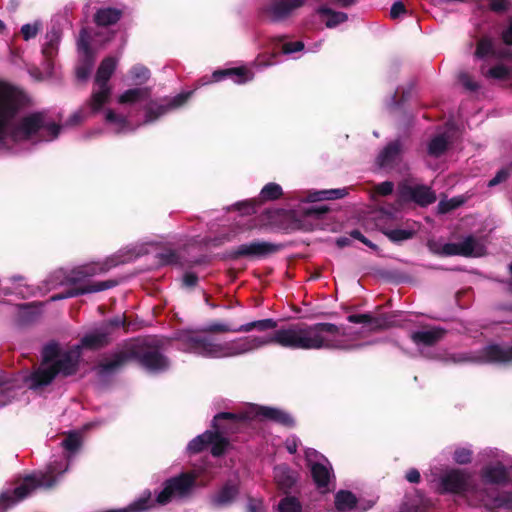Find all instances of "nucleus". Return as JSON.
Instances as JSON below:
<instances>
[{
  "mask_svg": "<svg viewBox=\"0 0 512 512\" xmlns=\"http://www.w3.org/2000/svg\"><path fill=\"white\" fill-rule=\"evenodd\" d=\"M276 327L277 322L270 318L240 326L213 321L197 330L180 331L176 338L183 352L208 359L235 358L271 344L294 350L345 349L350 345L349 335L331 323L291 324L273 333L248 335L229 340H220L210 335L211 333H248L252 330L266 332Z\"/></svg>",
  "mask_w": 512,
  "mask_h": 512,
  "instance_id": "obj_1",
  "label": "nucleus"
},
{
  "mask_svg": "<svg viewBox=\"0 0 512 512\" xmlns=\"http://www.w3.org/2000/svg\"><path fill=\"white\" fill-rule=\"evenodd\" d=\"M24 97L22 92L0 81V149L18 153L29 144L54 140L60 131L46 113L35 112L20 116Z\"/></svg>",
  "mask_w": 512,
  "mask_h": 512,
  "instance_id": "obj_2",
  "label": "nucleus"
},
{
  "mask_svg": "<svg viewBox=\"0 0 512 512\" xmlns=\"http://www.w3.org/2000/svg\"><path fill=\"white\" fill-rule=\"evenodd\" d=\"M109 341L107 327H99L87 333L80 345L69 349H62L56 343H49L43 347L42 361L33 372L23 376L29 389H40L49 385L57 375L70 376L77 371L81 354V347L97 349Z\"/></svg>",
  "mask_w": 512,
  "mask_h": 512,
  "instance_id": "obj_3",
  "label": "nucleus"
},
{
  "mask_svg": "<svg viewBox=\"0 0 512 512\" xmlns=\"http://www.w3.org/2000/svg\"><path fill=\"white\" fill-rule=\"evenodd\" d=\"M254 419L271 420L287 427L294 425L292 416L283 410L267 406L249 405L239 414L229 412L217 414L213 420V427L216 431H206L192 439L187 445V451L189 453H198L210 444L212 446V454L219 456L224 453L228 445L222 433L233 432L242 423Z\"/></svg>",
  "mask_w": 512,
  "mask_h": 512,
  "instance_id": "obj_4",
  "label": "nucleus"
},
{
  "mask_svg": "<svg viewBox=\"0 0 512 512\" xmlns=\"http://www.w3.org/2000/svg\"><path fill=\"white\" fill-rule=\"evenodd\" d=\"M81 444L80 433L70 432L67 434L61 441V446L67 454L51 461L45 471L27 475L12 491L3 492L0 495V512H5L8 508L26 498L38 487L50 488L54 486L59 477L67 471L70 457L80 449Z\"/></svg>",
  "mask_w": 512,
  "mask_h": 512,
  "instance_id": "obj_5",
  "label": "nucleus"
},
{
  "mask_svg": "<svg viewBox=\"0 0 512 512\" xmlns=\"http://www.w3.org/2000/svg\"><path fill=\"white\" fill-rule=\"evenodd\" d=\"M141 251L134 252L131 256L120 259L119 256H112L104 261L92 262L73 268L68 273L60 270L56 272L60 284L74 285L67 293L51 297L52 301L75 297L88 293H96L115 287L118 282L115 280L91 281L90 278L109 271L120 263L131 260L141 255Z\"/></svg>",
  "mask_w": 512,
  "mask_h": 512,
  "instance_id": "obj_6",
  "label": "nucleus"
},
{
  "mask_svg": "<svg viewBox=\"0 0 512 512\" xmlns=\"http://www.w3.org/2000/svg\"><path fill=\"white\" fill-rule=\"evenodd\" d=\"M484 457L489 462L484 464L480 470V482L483 489L488 491L489 496L481 505L489 506L494 499L493 488H498L509 483L512 475V459L498 449L484 451Z\"/></svg>",
  "mask_w": 512,
  "mask_h": 512,
  "instance_id": "obj_7",
  "label": "nucleus"
},
{
  "mask_svg": "<svg viewBox=\"0 0 512 512\" xmlns=\"http://www.w3.org/2000/svg\"><path fill=\"white\" fill-rule=\"evenodd\" d=\"M439 483L444 492L460 495L473 506L485 503L489 496L488 491L483 489L473 474L466 469H447L440 476Z\"/></svg>",
  "mask_w": 512,
  "mask_h": 512,
  "instance_id": "obj_8",
  "label": "nucleus"
},
{
  "mask_svg": "<svg viewBox=\"0 0 512 512\" xmlns=\"http://www.w3.org/2000/svg\"><path fill=\"white\" fill-rule=\"evenodd\" d=\"M348 194L347 188L309 191L306 196L297 197L301 203L297 213L303 216V221L318 220L328 211V207L316 202L340 199Z\"/></svg>",
  "mask_w": 512,
  "mask_h": 512,
  "instance_id": "obj_9",
  "label": "nucleus"
},
{
  "mask_svg": "<svg viewBox=\"0 0 512 512\" xmlns=\"http://www.w3.org/2000/svg\"><path fill=\"white\" fill-rule=\"evenodd\" d=\"M118 60L114 57L105 58L96 73L94 89L90 99V107L93 112H98L109 101L111 87L108 81L117 67Z\"/></svg>",
  "mask_w": 512,
  "mask_h": 512,
  "instance_id": "obj_10",
  "label": "nucleus"
},
{
  "mask_svg": "<svg viewBox=\"0 0 512 512\" xmlns=\"http://www.w3.org/2000/svg\"><path fill=\"white\" fill-rule=\"evenodd\" d=\"M305 459L317 489L321 493L328 492L334 482L333 469L328 459L311 448L305 450Z\"/></svg>",
  "mask_w": 512,
  "mask_h": 512,
  "instance_id": "obj_11",
  "label": "nucleus"
},
{
  "mask_svg": "<svg viewBox=\"0 0 512 512\" xmlns=\"http://www.w3.org/2000/svg\"><path fill=\"white\" fill-rule=\"evenodd\" d=\"M430 250L436 254L453 256L479 257L485 253V245L481 240L468 236L457 243H442L439 241H429Z\"/></svg>",
  "mask_w": 512,
  "mask_h": 512,
  "instance_id": "obj_12",
  "label": "nucleus"
},
{
  "mask_svg": "<svg viewBox=\"0 0 512 512\" xmlns=\"http://www.w3.org/2000/svg\"><path fill=\"white\" fill-rule=\"evenodd\" d=\"M192 95V92L180 93L174 97L164 99L161 103L150 102L146 107L144 123L149 124L161 116L183 106Z\"/></svg>",
  "mask_w": 512,
  "mask_h": 512,
  "instance_id": "obj_13",
  "label": "nucleus"
},
{
  "mask_svg": "<svg viewBox=\"0 0 512 512\" xmlns=\"http://www.w3.org/2000/svg\"><path fill=\"white\" fill-rule=\"evenodd\" d=\"M307 0H269L262 7V13L272 22H282L304 6Z\"/></svg>",
  "mask_w": 512,
  "mask_h": 512,
  "instance_id": "obj_14",
  "label": "nucleus"
},
{
  "mask_svg": "<svg viewBox=\"0 0 512 512\" xmlns=\"http://www.w3.org/2000/svg\"><path fill=\"white\" fill-rule=\"evenodd\" d=\"M90 35L87 29H82L77 40V48L80 63L76 67V75L79 80H86L91 72L94 59L89 47Z\"/></svg>",
  "mask_w": 512,
  "mask_h": 512,
  "instance_id": "obj_15",
  "label": "nucleus"
},
{
  "mask_svg": "<svg viewBox=\"0 0 512 512\" xmlns=\"http://www.w3.org/2000/svg\"><path fill=\"white\" fill-rule=\"evenodd\" d=\"M457 361L489 362L507 364L512 362V345L499 346L491 345L486 347L481 354L471 357H462Z\"/></svg>",
  "mask_w": 512,
  "mask_h": 512,
  "instance_id": "obj_16",
  "label": "nucleus"
},
{
  "mask_svg": "<svg viewBox=\"0 0 512 512\" xmlns=\"http://www.w3.org/2000/svg\"><path fill=\"white\" fill-rule=\"evenodd\" d=\"M279 245L266 241H253L239 245L232 253L234 258L238 257H263L276 252Z\"/></svg>",
  "mask_w": 512,
  "mask_h": 512,
  "instance_id": "obj_17",
  "label": "nucleus"
},
{
  "mask_svg": "<svg viewBox=\"0 0 512 512\" xmlns=\"http://www.w3.org/2000/svg\"><path fill=\"white\" fill-rule=\"evenodd\" d=\"M404 151L400 140L390 142L377 156L376 163L383 169H394L402 160Z\"/></svg>",
  "mask_w": 512,
  "mask_h": 512,
  "instance_id": "obj_18",
  "label": "nucleus"
},
{
  "mask_svg": "<svg viewBox=\"0 0 512 512\" xmlns=\"http://www.w3.org/2000/svg\"><path fill=\"white\" fill-rule=\"evenodd\" d=\"M402 200H413L421 206H426L436 200L435 193L427 186L402 187L400 191Z\"/></svg>",
  "mask_w": 512,
  "mask_h": 512,
  "instance_id": "obj_19",
  "label": "nucleus"
},
{
  "mask_svg": "<svg viewBox=\"0 0 512 512\" xmlns=\"http://www.w3.org/2000/svg\"><path fill=\"white\" fill-rule=\"evenodd\" d=\"M443 333V330L437 327L426 328L413 332L411 339L422 352L423 348L430 347L439 341L443 337Z\"/></svg>",
  "mask_w": 512,
  "mask_h": 512,
  "instance_id": "obj_20",
  "label": "nucleus"
},
{
  "mask_svg": "<svg viewBox=\"0 0 512 512\" xmlns=\"http://www.w3.org/2000/svg\"><path fill=\"white\" fill-rule=\"evenodd\" d=\"M475 57L483 60V64H487L492 60L499 61L502 58V53L496 50L493 39L485 36L479 39L477 43Z\"/></svg>",
  "mask_w": 512,
  "mask_h": 512,
  "instance_id": "obj_21",
  "label": "nucleus"
},
{
  "mask_svg": "<svg viewBox=\"0 0 512 512\" xmlns=\"http://www.w3.org/2000/svg\"><path fill=\"white\" fill-rule=\"evenodd\" d=\"M141 365L151 373H159L168 369L169 361L158 351H148L140 357Z\"/></svg>",
  "mask_w": 512,
  "mask_h": 512,
  "instance_id": "obj_22",
  "label": "nucleus"
},
{
  "mask_svg": "<svg viewBox=\"0 0 512 512\" xmlns=\"http://www.w3.org/2000/svg\"><path fill=\"white\" fill-rule=\"evenodd\" d=\"M105 122L114 133H128L135 130L125 116L111 109L105 111Z\"/></svg>",
  "mask_w": 512,
  "mask_h": 512,
  "instance_id": "obj_23",
  "label": "nucleus"
},
{
  "mask_svg": "<svg viewBox=\"0 0 512 512\" xmlns=\"http://www.w3.org/2000/svg\"><path fill=\"white\" fill-rule=\"evenodd\" d=\"M134 356V352L116 353L110 359H106L100 364V373L103 375L114 373Z\"/></svg>",
  "mask_w": 512,
  "mask_h": 512,
  "instance_id": "obj_24",
  "label": "nucleus"
},
{
  "mask_svg": "<svg viewBox=\"0 0 512 512\" xmlns=\"http://www.w3.org/2000/svg\"><path fill=\"white\" fill-rule=\"evenodd\" d=\"M274 480L282 490L292 488L297 480L296 474L285 464L274 467Z\"/></svg>",
  "mask_w": 512,
  "mask_h": 512,
  "instance_id": "obj_25",
  "label": "nucleus"
},
{
  "mask_svg": "<svg viewBox=\"0 0 512 512\" xmlns=\"http://www.w3.org/2000/svg\"><path fill=\"white\" fill-rule=\"evenodd\" d=\"M317 13L320 16V19L325 23L327 28H335L341 23H344L348 20V15L334 11L327 5H323L318 8Z\"/></svg>",
  "mask_w": 512,
  "mask_h": 512,
  "instance_id": "obj_26",
  "label": "nucleus"
},
{
  "mask_svg": "<svg viewBox=\"0 0 512 512\" xmlns=\"http://www.w3.org/2000/svg\"><path fill=\"white\" fill-rule=\"evenodd\" d=\"M480 71L484 77L497 80L507 79L511 74V68L501 61L493 66H490V62L482 64Z\"/></svg>",
  "mask_w": 512,
  "mask_h": 512,
  "instance_id": "obj_27",
  "label": "nucleus"
},
{
  "mask_svg": "<svg viewBox=\"0 0 512 512\" xmlns=\"http://www.w3.org/2000/svg\"><path fill=\"white\" fill-rule=\"evenodd\" d=\"M150 97L149 88H133L126 90L118 97L120 104H136L148 100Z\"/></svg>",
  "mask_w": 512,
  "mask_h": 512,
  "instance_id": "obj_28",
  "label": "nucleus"
},
{
  "mask_svg": "<svg viewBox=\"0 0 512 512\" xmlns=\"http://www.w3.org/2000/svg\"><path fill=\"white\" fill-rule=\"evenodd\" d=\"M121 16V10L107 7L99 9L94 16V20L99 26H109L115 24Z\"/></svg>",
  "mask_w": 512,
  "mask_h": 512,
  "instance_id": "obj_29",
  "label": "nucleus"
},
{
  "mask_svg": "<svg viewBox=\"0 0 512 512\" xmlns=\"http://www.w3.org/2000/svg\"><path fill=\"white\" fill-rule=\"evenodd\" d=\"M237 494V487L232 484H226L214 497L213 503L219 506L230 503Z\"/></svg>",
  "mask_w": 512,
  "mask_h": 512,
  "instance_id": "obj_30",
  "label": "nucleus"
},
{
  "mask_svg": "<svg viewBox=\"0 0 512 512\" xmlns=\"http://www.w3.org/2000/svg\"><path fill=\"white\" fill-rule=\"evenodd\" d=\"M448 145V138L440 134L431 139L428 144V153L430 156L438 157L444 153Z\"/></svg>",
  "mask_w": 512,
  "mask_h": 512,
  "instance_id": "obj_31",
  "label": "nucleus"
},
{
  "mask_svg": "<svg viewBox=\"0 0 512 512\" xmlns=\"http://www.w3.org/2000/svg\"><path fill=\"white\" fill-rule=\"evenodd\" d=\"M283 194L282 187L274 182L266 184L260 192V197L264 201H272L280 198Z\"/></svg>",
  "mask_w": 512,
  "mask_h": 512,
  "instance_id": "obj_32",
  "label": "nucleus"
},
{
  "mask_svg": "<svg viewBox=\"0 0 512 512\" xmlns=\"http://www.w3.org/2000/svg\"><path fill=\"white\" fill-rule=\"evenodd\" d=\"M416 232L415 228L385 229L383 233L392 241L399 242L410 239Z\"/></svg>",
  "mask_w": 512,
  "mask_h": 512,
  "instance_id": "obj_33",
  "label": "nucleus"
},
{
  "mask_svg": "<svg viewBox=\"0 0 512 512\" xmlns=\"http://www.w3.org/2000/svg\"><path fill=\"white\" fill-rule=\"evenodd\" d=\"M335 506L339 512H346L352 509V493L339 491L335 496Z\"/></svg>",
  "mask_w": 512,
  "mask_h": 512,
  "instance_id": "obj_34",
  "label": "nucleus"
},
{
  "mask_svg": "<svg viewBox=\"0 0 512 512\" xmlns=\"http://www.w3.org/2000/svg\"><path fill=\"white\" fill-rule=\"evenodd\" d=\"M14 386L0 377V407L7 405L15 397Z\"/></svg>",
  "mask_w": 512,
  "mask_h": 512,
  "instance_id": "obj_35",
  "label": "nucleus"
},
{
  "mask_svg": "<svg viewBox=\"0 0 512 512\" xmlns=\"http://www.w3.org/2000/svg\"><path fill=\"white\" fill-rule=\"evenodd\" d=\"M473 451L470 446L456 447L453 452V460L460 465L469 464L472 460Z\"/></svg>",
  "mask_w": 512,
  "mask_h": 512,
  "instance_id": "obj_36",
  "label": "nucleus"
},
{
  "mask_svg": "<svg viewBox=\"0 0 512 512\" xmlns=\"http://www.w3.org/2000/svg\"><path fill=\"white\" fill-rule=\"evenodd\" d=\"M301 509L299 500L292 496L283 498L278 504L279 512H301Z\"/></svg>",
  "mask_w": 512,
  "mask_h": 512,
  "instance_id": "obj_37",
  "label": "nucleus"
},
{
  "mask_svg": "<svg viewBox=\"0 0 512 512\" xmlns=\"http://www.w3.org/2000/svg\"><path fill=\"white\" fill-rule=\"evenodd\" d=\"M42 29V23L39 20H35L32 23L24 24L21 27L20 33L25 41L33 39Z\"/></svg>",
  "mask_w": 512,
  "mask_h": 512,
  "instance_id": "obj_38",
  "label": "nucleus"
},
{
  "mask_svg": "<svg viewBox=\"0 0 512 512\" xmlns=\"http://www.w3.org/2000/svg\"><path fill=\"white\" fill-rule=\"evenodd\" d=\"M129 73H130L131 79L136 84H143L150 77L149 70L145 66L140 65V64H137V65L133 66Z\"/></svg>",
  "mask_w": 512,
  "mask_h": 512,
  "instance_id": "obj_39",
  "label": "nucleus"
},
{
  "mask_svg": "<svg viewBox=\"0 0 512 512\" xmlns=\"http://www.w3.org/2000/svg\"><path fill=\"white\" fill-rule=\"evenodd\" d=\"M354 324L363 323L367 327L368 330H373L377 328H382L387 324L380 319H371L368 315H355L353 318Z\"/></svg>",
  "mask_w": 512,
  "mask_h": 512,
  "instance_id": "obj_40",
  "label": "nucleus"
},
{
  "mask_svg": "<svg viewBox=\"0 0 512 512\" xmlns=\"http://www.w3.org/2000/svg\"><path fill=\"white\" fill-rule=\"evenodd\" d=\"M231 70H241V73H231L230 77L236 84H244L251 81L254 78V73L247 67H236Z\"/></svg>",
  "mask_w": 512,
  "mask_h": 512,
  "instance_id": "obj_41",
  "label": "nucleus"
},
{
  "mask_svg": "<svg viewBox=\"0 0 512 512\" xmlns=\"http://www.w3.org/2000/svg\"><path fill=\"white\" fill-rule=\"evenodd\" d=\"M376 500L375 496H369L368 498L362 496L356 498L354 496V511L365 512L374 506Z\"/></svg>",
  "mask_w": 512,
  "mask_h": 512,
  "instance_id": "obj_42",
  "label": "nucleus"
},
{
  "mask_svg": "<svg viewBox=\"0 0 512 512\" xmlns=\"http://www.w3.org/2000/svg\"><path fill=\"white\" fill-rule=\"evenodd\" d=\"M282 52L286 55H291L296 52H300L304 49V43L301 41L285 42L282 44Z\"/></svg>",
  "mask_w": 512,
  "mask_h": 512,
  "instance_id": "obj_43",
  "label": "nucleus"
},
{
  "mask_svg": "<svg viewBox=\"0 0 512 512\" xmlns=\"http://www.w3.org/2000/svg\"><path fill=\"white\" fill-rule=\"evenodd\" d=\"M462 200L453 198L450 200H441L438 204V210L441 213H446L462 204Z\"/></svg>",
  "mask_w": 512,
  "mask_h": 512,
  "instance_id": "obj_44",
  "label": "nucleus"
},
{
  "mask_svg": "<svg viewBox=\"0 0 512 512\" xmlns=\"http://www.w3.org/2000/svg\"><path fill=\"white\" fill-rule=\"evenodd\" d=\"M510 5V0H490L489 2V7L494 12L506 11Z\"/></svg>",
  "mask_w": 512,
  "mask_h": 512,
  "instance_id": "obj_45",
  "label": "nucleus"
},
{
  "mask_svg": "<svg viewBox=\"0 0 512 512\" xmlns=\"http://www.w3.org/2000/svg\"><path fill=\"white\" fill-rule=\"evenodd\" d=\"M241 70L223 69L216 70L212 73V82H220L227 78L231 73H241Z\"/></svg>",
  "mask_w": 512,
  "mask_h": 512,
  "instance_id": "obj_46",
  "label": "nucleus"
},
{
  "mask_svg": "<svg viewBox=\"0 0 512 512\" xmlns=\"http://www.w3.org/2000/svg\"><path fill=\"white\" fill-rule=\"evenodd\" d=\"M394 185L390 181H385L381 184H378L375 187V193L381 196H386L392 193Z\"/></svg>",
  "mask_w": 512,
  "mask_h": 512,
  "instance_id": "obj_47",
  "label": "nucleus"
},
{
  "mask_svg": "<svg viewBox=\"0 0 512 512\" xmlns=\"http://www.w3.org/2000/svg\"><path fill=\"white\" fill-rule=\"evenodd\" d=\"M124 323H125L124 318L118 316V317H115L114 319H111L108 322L104 323L100 327H107V330L110 335L114 328H119V327L123 326Z\"/></svg>",
  "mask_w": 512,
  "mask_h": 512,
  "instance_id": "obj_48",
  "label": "nucleus"
},
{
  "mask_svg": "<svg viewBox=\"0 0 512 512\" xmlns=\"http://www.w3.org/2000/svg\"><path fill=\"white\" fill-rule=\"evenodd\" d=\"M406 12L405 6L402 2L398 1L395 2L390 10V16L392 18H398L399 16L403 15Z\"/></svg>",
  "mask_w": 512,
  "mask_h": 512,
  "instance_id": "obj_49",
  "label": "nucleus"
},
{
  "mask_svg": "<svg viewBox=\"0 0 512 512\" xmlns=\"http://www.w3.org/2000/svg\"><path fill=\"white\" fill-rule=\"evenodd\" d=\"M299 439L295 436H291L286 439L285 447L290 454H294L299 446Z\"/></svg>",
  "mask_w": 512,
  "mask_h": 512,
  "instance_id": "obj_50",
  "label": "nucleus"
},
{
  "mask_svg": "<svg viewBox=\"0 0 512 512\" xmlns=\"http://www.w3.org/2000/svg\"><path fill=\"white\" fill-rule=\"evenodd\" d=\"M502 39L504 43L512 45V20L509 21L507 27L502 31Z\"/></svg>",
  "mask_w": 512,
  "mask_h": 512,
  "instance_id": "obj_51",
  "label": "nucleus"
},
{
  "mask_svg": "<svg viewBox=\"0 0 512 512\" xmlns=\"http://www.w3.org/2000/svg\"><path fill=\"white\" fill-rule=\"evenodd\" d=\"M460 81L469 90H476L478 88V84L472 81L467 74H462L460 76Z\"/></svg>",
  "mask_w": 512,
  "mask_h": 512,
  "instance_id": "obj_52",
  "label": "nucleus"
},
{
  "mask_svg": "<svg viewBox=\"0 0 512 512\" xmlns=\"http://www.w3.org/2000/svg\"><path fill=\"white\" fill-rule=\"evenodd\" d=\"M506 178H507V172L505 170H501L496 174V176L494 178H492L489 181L488 185L490 187L495 186V185L501 183L502 181H504Z\"/></svg>",
  "mask_w": 512,
  "mask_h": 512,
  "instance_id": "obj_53",
  "label": "nucleus"
},
{
  "mask_svg": "<svg viewBox=\"0 0 512 512\" xmlns=\"http://www.w3.org/2000/svg\"><path fill=\"white\" fill-rule=\"evenodd\" d=\"M406 479L411 483H418L420 480V473L416 469H410L406 474Z\"/></svg>",
  "mask_w": 512,
  "mask_h": 512,
  "instance_id": "obj_54",
  "label": "nucleus"
},
{
  "mask_svg": "<svg viewBox=\"0 0 512 512\" xmlns=\"http://www.w3.org/2000/svg\"><path fill=\"white\" fill-rule=\"evenodd\" d=\"M183 283L186 286H194L197 283V276L192 273H187L183 277Z\"/></svg>",
  "mask_w": 512,
  "mask_h": 512,
  "instance_id": "obj_55",
  "label": "nucleus"
},
{
  "mask_svg": "<svg viewBox=\"0 0 512 512\" xmlns=\"http://www.w3.org/2000/svg\"><path fill=\"white\" fill-rule=\"evenodd\" d=\"M353 236H354V239L360 240L361 242L368 245L369 247H371L373 249L376 248V246L374 244H372L370 241H368L361 233L354 231Z\"/></svg>",
  "mask_w": 512,
  "mask_h": 512,
  "instance_id": "obj_56",
  "label": "nucleus"
},
{
  "mask_svg": "<svg viewBox=\"0 0 512 512\" xmlns=\"http://www.w3.org/2000/svg\"><path fill=\"white\" fill-rule=\"evenodd\" d=\"M237 206L239 210H242L245 207V212L247 213L254 210V207L249 202L238 203Z\"/></svg>",
  "mask_w": 512,
  "mask_h": 512,
  "instance_id": "obj_57",
  "label": "nucleus"
},
{
  "mask_svg": "<svg viewBox=\"0 0 512 512\" xmlns=\"http://www.w3.org/2000/svg\"><path fill=\"white\" fill-rule=\"evenodd\" d=\"M331 2L339 7H347L352 3V0H331Z\"/></svg>",
  "mask_w": 512,
  "mask_h": 512,
  "instance_id": "obj_58",
  "label": "nucleus"
},
{
  "mask_svg": "<svg viewBox=\"0 0 512 512\" xmlns=\"http://www.w3.org/2000/svg\"><path fill=\"white\" fill-rule=\"evenodd\" d=\"M82 119H83V117H82L81 112H77V113H75V114L72 116V118H71V122H72V123H77V122L81 121Z\"/></svg>",
  "mask_w": 512,
  "mask_h": 512,
  "instance_id": "obj_59",
  "label": "nucleus"
},
{
  "mask_svg": "<svg viewBox=\"0 0 512 512\" xmlns=\"http://www.w3.org/2000/svg\"><path fill=\"white\" fill-rule=\"evenodd\" d=\"M321 45H322V42H321V41H319V42L315 43V44L313 45V47L308 48V51H310V52H316V51H318V50L320 49Z\"/></svg>",
  "mask_w": 512,
  "mask_h": 512,
  "instance_id": "obj_60",
  "label": "nucleus"
},
{
  "mask_svg": "<svg viewBox=\"0 0 512 512\" xmlns=\"http://www.w3.org/2000/svg\"><path fill=\"white\" fill-rule=\"evenodd\" d=\"M275 63H276V61L259 62L258 65L262 66V67H268V66H271V65H273ZM254 65H257V63L255 62Z\"/></svg>",
  "mask_w": 512,
  "mask_h": 512,
  "instance_id": "obj_61",
  "label": "nucleus"
},
{
  "mask_svg": "<svg viewBox=\"0 0 512 512\" xmlns=\"http://www.w3.org/2000/svg\"><path fill=\"white\" fill-rule=\"evenodd\" d=\"M172 257H173V254H169V255H165V256L161 255L163 263H170L171 262L170 258H172Z\"/></svg>",
  "mask_w": 512,
  "mask_h": 512,
  "instance_id": "obj_62",
  "label": "nucleus"
},
{
  "mask_svg": "<svg viewBox=\"0 0 512 512\" xmlns=\"http://www.w3.org/2000/svg\"><path fill=\"white\" fill-rule=\"evenodd\" d=\"M43 53L46 55V57H51V55H52V47H45L43 49Z\"/></svg>",
  "mask_w": 512,
  "mask_h": 512,
  "instance_id": "obj_63",
  "label": "nucleus"
},
{
  "mask_svg": "<svg viewBox=\"0 0 512 512\" xmlns=\"http://www.w3.org/2000/svg\"><path fill=\"white\" fill-rule=\"evenodd\" d=\"M347 242H348V240L346 238H340L337 240V244L340 247L345 246L347 244Z\"/></svg>",
  "mask_w": 512,
  "mask_h": 512,
  "instance_id": "obj_64",
  "label": "nucleus"
}]
</instances>
